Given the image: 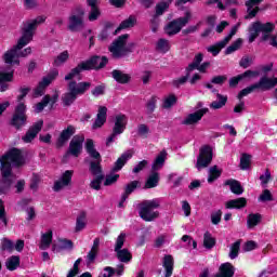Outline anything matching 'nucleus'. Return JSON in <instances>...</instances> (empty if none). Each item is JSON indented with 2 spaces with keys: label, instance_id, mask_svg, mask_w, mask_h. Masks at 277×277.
Here are the masks:
<instances>
[{
  "label": "nucleus",
  "instance_id": "nucleus-1",
  "mask_svg": "<svg viewBox=\"0 0 277 277\" xmlns=\"http://www.w3.org/2000/svg\"><path fill=\"white\" fill-rule=\"evenodd\" d=\"M0 163L3 185L4 187H10V185L16 181V176L12 174V166H15L16 168H19V166H25V157L23 156V151L18 148L10 149L0 158Z\"/></svg>",
  "mask_w": 277,
  "mask_h": 277
},
{
  "label": "nucleus",
  "instance_id": "nucleus-2",
  "mask_svg": "<svg viewBox=\"0 0 277 277\" xmlns=\"http://www.w3.org/2000/svg\"><path fill=\"white\" fill-rule=\"evenodd\" d=\"M47 21L44 16H38L34 19H26L22 24V37L17 41L18 49H25L31 40H34V36L36 34V29H38L39 25H42Z\"/></svg>",
  "mask_w": 277,
  "mask_h": 277
},
{
  "label": "nucleus",
  "instance_id": "nucleus-3",
  "mask_svg": "<svg viewBox=\"0 0 277 277\" xmlns=\"http://www.w3.org/2000/svg\"><path fill=\"white\" fill-rule=\"evenodd\" d=\"M135 43L129 42V35H122L116 39L109 47V51L115 60L127 57L129 53H133Z\"/></svg>",
  "mask_w": 277,
  "mask_h": 277
},
{
  "label": "nucleus",
  "instance_id": "nucleus-4",
  "mask_svg": "<svg viewBox=\"0 0 277 277\" xmlns=\"http://www.w3.org/2000/svg\"><path fill=\"white\" fill-rule=\"evenodd\" d=\"M90 82H80L70 81L68 83V91L62 95V102L65 107H70L72 103L77 101V97L81 94H85L90 90Z\"/></svg>",
  "mask_w": 277,
  "mask_h": 277
},
{
  "label": "nucleus",
  "instance_id": "nucleus-5",
  "mask_svg": "<svg viewBox=\"0 0 277 277\" xmlns=\"http://www.w3.org/2000/svg\"><path fill=\"white\" fill-rule=\"evenodd\" d=\"M23 48H18V43L11 50L4 53L3 61L6 64V68H3L1 72H12V78L14 77V69H12V64H19L18 57H27L31 55V48L28 47L22 51Z\"/></svg>",
  "mask_w": 277,
  "mask_h": 277
},
{
  "label": "nucleus",
  "instance_id": "nucleus-6",
  "mask_svg": "<svg viewBox=\"0 0 277 277\" xmlns=\"http://www.w3.org/2000/svg\"><path fill=\"white\" fill-rule=\"evenodd\" d=\"M31 89L29 88H21L19 89V95L17 96L18 105L15 108V114L13 115L11 124L15 127V129H21V127H25L27 122V115L25 114L27 111V106H25V103L21 102L27 94H29Z\"/></svg>",
  "mask_w": 277,
  "mask_h": 277
},
{
  "label": "nucleus",
  "instance_id": "nucleus-7",
  "mask_svg": "<svg viewBox=\"0 0 277 277\" xmlns=\"http://www.w3.org/2000/svg\"><path fill=\"white\" fill-rule=\"evenodd\" d=\"M161 207V201L159 199L144 200L138 205V215L144 222H155L159 217V209Z\"/></svg>",
  "mask_w": 277,
  "mask_h": 277
},
{
  "label": "nucleus",
  "instance_id": "nucleus-8",
  "mask_svg": "<svg viewBox=\"0 0 277 277\" xmlns=\"http://www.w3.org/2000/svg\"><path fill=\"white\" fill-rule=\"evenodd\" d=\"M67 29L74 34L85 29V9L76 6L67 18Z\"/></svg>",
  "mask_w": 277,
  "mask_h": 277
},
{
  "label": "nucleus",
  "instance_id": "nucleus-9",
  "mask_svg": "<svg viewBox=\"0 0 277 277\" xmlns=\"http://www.w3.org/2000/svg\"><path fill=\"white\" fill-rule=\"evenodd\" d=\"M163 163H166V151L160 153L156 157L151 167V172L145 182L144 189H153L159 185V173L157 170H161V168H163Z\"/></svg>",
  "mask_w": 277,
  "mask_h": 277
},
{
  "label": "nucleus",
  "instance_id": "nucleus-10",
  "mask_svg": "<svg viewBox=\"0 0 277 277\" xmlns=\"http://www.w3.org/2000/svg\"><path fill=\"white\" fill-rule=\"evenodd\" d=\"M274 27L272 23L262 24L261 22H254L251 27H249V42H254L261 32L264 34L263 40H267V38H269L267 34H272Z\"/></svg>",
  "mask_w": 277,
  "mask_h": 277
},
{
  "label": "nucleus",
  "instance_id": "nucleus-11",
  "mask_svg": "<svg viewBox=\"0 0 277 277\" xmlns=\"http://www.w3.org/2000/svg\"><path fill=\"white\" fill-rule=\"evenodd\" d=\"M189 21H192V12L187 11L184 17H179L170 22L164 27V34H167V36H176V34L181 32L183 27H185Z\"/></svg>",
  "mask_w": 277,
  "mask_h": 277
},
{
  "label": "nucleus",
  "instance_id": "nucleus-12",
  "mask_svg": "<svg viewBox=\"0 0 277 277\" xmlns=\"http://www.w3.org/2000/svg\"><path fill=\"white\" fill-rule=\"evenodd\" d=\"M124 241H127V234L121 233L116 239L115 252L121 263H129L133 259V255H131L129 249H122Z\"/></svg>",
  "mask_w": 277,
  "mask_h": 277
},
{
  "label": "nucleus",
  "instance_id": "nucleus-13",
  "mask_svg": "<svg viewBox=\"0 0 277 277\" xmlns=\"http://www.w3.org/2000/svg\"><path fill=\"white\" fill-rule=\"evenodd\" d=\"M213 161V149L209 145H205L199 149V156L197 157L196 168L202 170L209 168Z\"/></svg>",
  "mask_w": 277,
  "mask_h": 277
},
{
  "label": "nucleus",
  "instance_id": "nucleus-14",
  "mask_svg": "<svg viewBox=\"0 0 277 277\" xmlns=\"http://www.w3.org/2000/svg\"><path fill=\"white\" fill-rule=\"evenodd\" d=\"M124 129H127V116L121 114L117 115L115 117V126L113 128V133L107 138L106 146H109L111 142L116 140L117 135H121V133H124Z\"/></svg>",
  "mask_w": 277,
  "mask_h": 277
},
{
  "label": "nucleus",
  "instance_id": "nucleus-15",
  "mask_svg": "<svg viewBox=\"0 0 277 277\" xmlns=\"http://www.w3.org/2000/svg\"><path fill=\"white\" fill-rule=\"evenodd\" d=\"M239 25L237 24L235 25L230 32L228 34V36H226L223 40L219 41L216 44L214 45H210L207 48L208 53H212V55H219L220 52L222 51V49H224V47H226V44H228V42H230V40L233 39V36H235V34H237V30L239 29Z\"/></svg>",
  "mask_w": 277,
  "mask_h": 277
},
{
  "label": "nucleus",
  "instance_id": "nucleus-16",
  "mask_svg": "<svg viewBox=\"0 0 277 277\" xmlns=\"http://www.w3.org/2000/svg\"><path fill=\"white\" fill-rule=\"evenodd\" d=\"M58 75L60 71L53 70L48 76L43 77V79L39 82L38 87L35 89V98H38V96H42L44 94V90H47L48 85H51V83H53V81L57 79Z\"/></svg>",
  "mask_w": 277,
  "mask_h": 277
},
{
  "label": "nucleus",
  "instance_id": "nucleus-17",
  "mask_svg": "<svg viewBox=\"0 0 277 277\" xmlns=\"http://www.w3.org/2000/svg\"><path fill=\"white\" fill-rule=\"evenodd\" d=\"M84 140L85 137L81 134L75 135L69 143V148L65 157H68V155H72V157H79V155H81V150H83Z\"/></svg>",
  "mask_w": 277,
  "mask_h": 277
},
{
  "label": "nucleus",
  "instance_id": "nucleus-18",
  "mask_svg": "<svg viewBox=\"0 0 277 277\" xmlns=\"http://www.w3.org/2000/svg\"><path fill=\"white\" fill-rule=\"evenodd\" d=\"M84 70H98L107 66V57L105 56H93L89 61L82 63Z\"/></svg>",
  "mask_w": 277,
  "mask_h": 277
},
{
  "label": "nucleus",
  "instance_id": "nucleus-19",
  "mask_svg": "<svg viewBox=\"0 0 277 277\" xmlns=\"http://www.w3.org/2000/svg\"><path fill=\"white\" fill-rule=\"evenodd\" d=\"M75 133H77V128L72 124L67 126V128H65L61 132L56 141V148H62L63 146H66V144H68V140H70V137L75 135Z\"/></svg>",
  "mask_w": 277,
  "mask_h": 277
},
{
  "label": "nucleus",
  "instance_id": "nucleus-20",
  "mask_svg": "<svg viewBox=\"0 0 277 277\" xmlns=\"http://www.w3.org/2000/svg\"><path fill=\"white\" fill-rule=\"evenodd\" d=\"M208 113L209 108H201L195 113H192L185 117V119L182 121V124H186L187 127L198 124V122L202 120L205 114Z\"/></svg>",
  "mask_w": 277,
  "mask_h": 277
},
{
  "label": "nucleus",
  "instance_id": "nucleus-21",
  "mask_svg": "<svg viewBox=\"0 0 277 277\" xmlns=\"http://www.w3.org/2000/svg\"><path fill=\"white\" fill-rule=\"evenodd\" d=\"M72 181V171L67 170L63 173L62 177L54 183V192H62L64 187H68Z\"/></svg>",
  "mask_w": 277,
  "mask_h": 277
},
{
  "label": "nucleus",
  "instance_id": "nucleus-22",
  "mask_svg": "<svg viewBox=\"0 0 277 277\" xmlns=\"http://www.w3.org/2000/svg\"><path fill=\"white\" fill-rule=\"evenodd\" d=\"M42 124H44V122L42 120L35 123L26 132V135L22 137L23 142H25L26 144H29V142H31L36 137V135H38V133H40V131H42Z\"/></svg>",
  "mask_w": 277,
  "mask_h": 277
},
{
  "label": "nucleus",
  "instance_id": "nucleus-23",
  "mask_svg": "<svg viewBox=\"0 0 277 277\" xmlns=\"http://www.w3.org/2000/svg\"><path fill=\"white\" fill-rule=\"evenodd\" d=\"M256 90H262V92H267V90H272L273 88H276V80H273L272 78H268L266 76H263L259 82L255 83Z\"/></svg>",
  "mask_w": 277,
  "mask_h": 277
},
{
  "label": "nucleus",
  "instance_id": "nucleus-24",
  "mask_svg": "<svg viewBox=\"0 0 277 277\" xmlns=\"http://www.w3.org/2000/svg\"><path fill=\"white\" fill-rule=\"evenodd\" d=\"M105 122H107V107L100 106L97 116H96L95 122L92 126V129H101V127H103Z\"/></svg>",
  "mask_w": 277,
  "mask_h": 277
},
{
  "label": "nucleus",
  "instance_id": "nucleus-25",
  "mask_svg": "<svg viewBox=\"0 0 277 277\" xmlns=\"http://www.w3.org/2000/svg\"><path fill=\"white\" fill-rule=\"evenodd\" d=\"M89 6H91V11L89 12V21L94 23V21H98L101 16V10H98V0H87Z\"/></svg>",
  "mask_w": 277,
  "mask_h": 277
},
{
  "label": "nucleus",
  "instance_id": "nucleus-26",
  "mask_svg": "<svg viewBox=\"0 0 277 277\" xmlns=\"http://www.w3.org/2000/svg\"><path fill=\"white\" fill-rule=\"evenodd\" d=\"M131 157H133L132 150H128V151L123 153L115 162L113 172H120V170H122V168H124V164L127 163V161L129 159H131Z\"/></svg>",
  "mask_w": 277,
  "mask_h": 277
},
{
  "label": "nucleus",
  "instance_id": "nucleus-27",
  "mask_svg": "<svg viewBox=\"0 0 277 277\" xmlns=\"http://www.w3.org/2000/svg\"><path fill=\"white\" fill-rule=\"evenodd\" d=\"M101 246V238H95L93 241V246L89 253L87 254V263L88 265H91V263H94L96 261V256H98V248Z\"/></svg>",
  "mask_w": 277,
  "mask_h": 277
},
{
  "label": "nucleus",
  "instance_id": "nucleus-28",
  "mask_svg": "<svg viewBox=\"0 0 277 277\" xmlns=\"http://www.w3.org/2000/svg\"><path fill=\"white\" fill-rule=\"evenodd\" d=\"M235 276V266L230 263H223L220 268L219 273L215 275V277H233Z\"/></svg>",
  "mask_w": 277,
  "mask_h": 277
},
{
  "label": "nucleus",
  "instance_id": "nucleus-29",
  "mask_svg": "<svg viewBox=\"0 0 277 277\" xmlns=\"http://www.w3.org/2000/svg\"><path fill=\"white\" fill-rule=\"evenodd\" d=\"M85 149L93 161H102L101 153L94 148V141H92V138L87 140Z\"/></svg>",
  "mask_w": 277,
  "mask_h": 277
},
{
  "label": "nucleus",
  "instance_id": "nucleus-30",
  "mask_svg": "<svg viewBox=\"0 0 277 277\" xmlns=\"http://www.w3.org/2000/svg\"><path fill=\"white\" fill-rule=\"evenodd\" d=\"M263 0H248L246 2V5H247V12H248V15L245 16L246 19L248 18H254V16H256V14L259 13V6H256L255 9H252L254 8V5H259L260 3H262Z\"/></svg>",
  "mask_w": 277,
  "mask_h": 277
},
{
  "label": "nucleus",
  "instance_id": "nucleus-31",
  "mask_svg": "<svg viewBox=\"0 0 277 277\" xmlns=\"http://www.w3.org/2000/svg\"><path fill=\"white\" fill-rule=\"evenodd\" d=\"M162 267H164V277H171L174 272V258L172 255H164L162 260Z\"/></svg>",
  "mask_w": 277,
  "mask_h": 277
},
{
  "label": "nucleus",
  "instance_id": "nucleus-32",
  "mask_svg": "<svg viewBox=\"0 0 277 277\" xmlns=\"http://www.w3.org/2000/svg\"><path fill=\"white\" fill-rule=\"evenodd\" d=\"M111 77L117 81V83H129L131 81V75L124 74L122 70L114 69L111 71Z\"/></svg>",
  "mask_w": 277,
  "mask_h": 277
},
{
  "label": "nucleus",
  "instance_id": "nucleus-33",
  "mask_svg": "<svg viewBox=\"0 0 277 277\" xmlns=\"http://www.w3.org/2000/svg\"><path fill=\"white\" fill-rule=\"evenodd\" d=\"M62 250H72V242L68 239H61L52 245V252H62Z\"/></svg>",
  "mask_w": 277,
  "mask_h": 277
},
{
  "label": "nucleus",
  "instance_id": "nucleus-34",
  "mask_svg": "<svg viewBox=\"0 0 277 277\" xmlns=\"http://www.w3.org/2000/svg\"><path fill=\"white\" fill-rule=\"evenodd\" d=\"M53 242V232L49 230L41 235V240L39 248L40 250H49L51 248V243Z\"/></svg>",
  "mask_w": 277,
  "mask_h": 277
},
{
  "label": "nucleus",
  "instance_id": "nucleus-35",
  "mask_svg": "<svg viewBox=\"0 0 277 277\" xmlns=\"http://www.w3.org/2000/svg\"><path fill=\"white\" fill-rule=\"evenodd\" d=\"M87 224H88V214L84 211H82L78 214V216L76 219L75 232L81 233V230H83V228H85Z\"/></svg>",
  "mask_w": 277,
  "mask_h": 277
},
{
  "label": "nucleus",
  "instance_id": "nucleus-36",
  "mask_svg": "<svg viewBox=\"0 0 277 277\" xmlns=\"http://www.w3.org/2000/svg\"><path fill=\"white\" fill-rule=\"evenodd\" d=\"M248 205V200L245 197L232 199L226 202V209H243Z\"/></svg>",
  "mask_w": 277,
  "mask_h": 277
},
{
  "label": "nucleus",
  "instance_id": "nucleus-37",
  "mask_svg": "<svg viewBox=\"0 0 277 277\" xmlns=\"http://www.w3.org/2000/svg\"><path fill=\"white\" fill-rule=\"evenodd\" d=\"M225 185H228L232 194H236V196H241V194H243V187L239 181L228 180L225 182Z\"/></svg>",
  "mask_w": 277,
  "mask_h": 277
},
{
  "label": "nucleus",
  "instance_id": "nucleus-38",
  "mask_svg": "<svg viewBox=\"0 0 277 277\" xmlns=\"http://www.w3.org/2000/svg\"><path fill=\"white\" fill-rule=\"evenodd\" d=\"M6 269L9 272H14L15 269H18L21 266V256L18 255H12L10 256L5 262Z\"/></svg>",
  "mask_w": 277,
  "mask_h": 277
},
{
  "label": "nucleus",
  "instance_id": "nucleus-39",
  "mask_svg": "<svg viewBox=\"0 0 277 277\" xmlns=\"http://www.w3.org/2000/svg\"><path fill=\"white\" fill-rule=\"evenodd\" d=\"M135 23H137L135 16H130L129 18L121 22L119 27L115 30V34H119V31H122V29H131V27H135Z\"/></svg>",
  "mask_w": 277,
  "mask_h": 277
},
{
  "label": "nucleus",
  "instance_id": "nucleus-40",
  "mask_svg": "<svg viewBox=\"0 0 277 277\" xmlns=\"http://www.w3.org/2000/svg\"><path fill=\"white\" fill-rule=\"evenodd\" d=\"M8 81H12V71H0V92L8 90Z\"/></svg>",
  "mask_w": 277,
  "mask_h": 277
},
{
  "label": "nucleus",
  "instance_id": "nucleus-41",
  "mask_svg": "<svg viewBox=\"0 0 277 277\" xmlns=\"http://www.w3.org/2000/svg\"><path fill=\"white\" fill-rule=\"evenodd\" d=\"M102 160H91L90 161V172L93 176H103V169L101 168Z\"/></svg>",
  "mask_w": 277,
  "mask_h": 277
},
{
  "label": "nucleus",
  "instance_id": "nucleus-42",
  "mask_svg": "<svg viewBox=\"0 0 277 277\" xmlns=\"http://www.w3.org/2000/svg\"><path fill=\"white\" fill-rule=\"evenodd\" d=\"M216 98L217 101H214L210 104L211 109H222V107H224L228 101L227 96L220 93H216Z\"/></svg>",
  "mask_w": 277,
  "mask_h": 277
},
{
  "label": "nucleus",
  "instance_id": "nucleus-43",
  "mask_svg": "<svg viewBox=\"0 0 277 277\" xmlns=\"http://www.w3.org/2000/svg\"><path fill=\"white\" fill-rule=\"evenodd\" d=\"M203 58L205 55L202 53L195 55L193 63L187 66L186 72H193V70H196V68H198V66L202 63Z\"/></svg>",
  "mask_w": 277,
  "mask_h": 277
},
{
  "label": "nucleus",
  "instance_id": "nucleus-44",
  "mask_svg": "<svg viewBox=\"0 0 277 277\" xmlns=\"http://www.w3.org/2000/svg\"><path fill=\"white\" fill-rule=\"evenodd\" d=\"M85 70V67H83V63L79 64L77 67L70 70L69 74L65 76V81H70L75 79V77H78V75H81Z\"/></svg>",
  "mask_w": 277,
  "mask_h": 277
},
{
  "label": "nucleus",
  "instance_id": "nucleus-45",
  "mask_svg": "<svg viewBox=\"0 0 277 277\" xmlns=\"http://www.w3.org/2000/svg\"><path fill=\"white\" fill-rule=\"evenodd\" d=\"M140 187V182L138 181H132L130 182L126 187H124V193H123V200H127L131 194H133L134 189H137Z\"/></svg>",
  "mask_w": 277,
  "mask_h": 277
},
{
  "label": "nucleus",
  "instance_id": "nucleus-46",
  "mask_svg": "<svg viewBox=\"0 0 277 277\" xmlns=\"http://www.w3.org/2000/svg\"><path fill=\"white\" fill-rule=\"evenodd\" d=\"M220 176H222V171L217 169V166L211 167L209 169L208 183H214Z\"/></svg>",
  "mask_w": 277,
  "mask_h": 277
},
{
  "label": "nucleus",
  "instance_id": "nucleus-47",
  "mask_svg": "<svg viewBox=\"0 0 277 277\" xmlns=\"http://www.w3.org/2000/svg\"><path fill=\"white\" fill-rule=\"evenodd\" d=\"M156 49L160 53H168V51H170V41L167 39H159Z\"/></svg>",
  "mask_w": 277,
  "mask_h": 277
},
{
  "label": "nucleus",
  "instance_id": "nucleus-48",
  "mask_svg": "<svg viewBox=\"0 0 277 277\" xmlns=\"http://www.w3.org/2000/svg\"><path fill=\"white\" fill-rule=\"evenodd\" d=\"M241 44H243V40L237 39L233 44L226 48L225 55H230L232 53H235V51H239Z\"/></svg>",
  "mask_w": 277,
  "mask_h": 277
},
{
  "label": "nucleus",
  "instance_id": "nucleus-49",
  "mask_svg": "<svg viewBox=\"0 0 277 277\" xmlns=\"http://www.w3.org/2000/svg\"><path fill=\"white\" fill-rule=\"evenodd\" d=\"M261 223V214H249L247 224L249 228H254Z\"/></svg>",
  "mask_w": 277,
  "mask_h": 277
},
{
  "label": "nucleus",
  "instance_id": "nucleus-50",
  "mask_svg": "<svg viewBox=\"0 0 277 277\" xmlns=\"http://www.w3.org/2000/svg\"><path fill=\"white\" fill-rule=\"evenodd\" d=\"M250 163H252V156L242 154L240 158V170H249Z\"/></svg>",
  "mask_w": 277,
  "mask_h": 277
},
{
  "label": "nucleus",
  "instance_id": "nucleus-51",
  "mask_svg": "<svg viewBox=\"0 0 277 277\" xmlns=\"http://www.w3.org/2000/svg\"><path fill=\"white\" fill-rule=\"evenodd\" d=\"M68 51L62 52L54 58V66H63V64H66V62H68Z\"/></svg>",
  "mask_w": 277,
  "mask_h": 277
},
{
  "label": "nucleus",
  "instance_id": "nucleus-52",
  "mask_svg": "<svg viewBox=\"0 0 277 277\" xmlns=\"http://www.w3.org/2000/svg\"><path fill=\"white\" fill-rule=\"evenodd\" d=\"M241 248V240H237L230 246L229 259H237L239 256V250Z\"/></svg>",
  "mask_w": 277,
  "mask_h": 277
},
{
  "label": "nucleus",
  "instance_id": "nucleus-53",
  "mask_svg": "<svg viewBox=\"0 0 277 277\" xmlns=\"http://www.w3.org/2000/svg\"><path fill=\"white\" fill-rule=\"evenodd\" d=\"M203 246L208 250H211V248L215 246V238L211 237V234L209 232L203 235Z\"/></svg>",
  "mask_w": 277,
  "mask_h": 277
},
{
  "label": "nucleus",
  "instance_id": "nucleus-54",
  "mask_svg": "<svg viewBox=\"0 0 277 277\" xmlns=\"http://www.w3.org/2000/svg\"><path fill=\"white\" fill-rule=\"evenodd\" d=\"M189 75H192V71H186V76H182L181 78L172 80V85L174 88H181V85H185V83H187V79H189Z\"/></svg>",
  "mask_w": 277,
  "mask_h": 277
},
{
  "label": "nucleus",
  "instance_id": "nucleus-55",
  "mask_svg": "<svg viewBox=\"0 0 277 277\" xmlns=\"http://www.w3.org/2000/svg\"><path fill=\"white\" fill-rule=\"evenodd\" d=\"M170 8V3L168 2H160L156 5V14L154 16L159 17L163 16V13L168 11Z\"/></svg>",
  "mask_w": 277,
  "mask_h": 277
},
{
  "label": "nucleus",
  "instance_id": "nucleus-56",
  "mask_svg": "<svg viewBox=\"0 0 277 277\" xmlns=\"http://www.w3.org/2000/svg\"><path fill=\"white\" fill-rule=\"evenodd\" d=\"M49 95H45L41 102L37 103L35 106V113L36 114H40L42 111H44V107H47V105H49Z\"/></svg>",
  "mask_w": 277,
  "mask_h": 277
},
{
  "label": "nucleus",
  "instance_id": "nucleus-57",
  "mask_svg": "<svg viewBox=\"0 0 277 277\" xmlns=\"http://www.w3.org/2000/svg\"><path fill=\"white\" fill-rule=\"evenodd\" d=\"M150 134V128H148V126L141 123L137 127V135H140V137H143L144 140H146V137H148V135Z\"/></svg>",
  "mask_w": 277,
  "mask_h": 277
},
{
  "label": "nucleus",
  "instance_id": "nucleus-58",
  "mask_svg": "<svg viewBox=\"0 0 277 277\" xmlns=\"http://www.w3.org/2000/svg\"><path fill=\"white\" fill-rule=\"evenodd\" d=\"M252 64H254V57L252 56H242L240 62H239V66L241 68H250V66H252Z\"/></svg>",
  "mask_w": 277,
  "mask_h": 277
},
{
  "label": "nucleus",
  "instance_id": "nucleus-59",
  "mask_svg": "<svg viewBox=\"0 0 277 277\" xmlns=\"http://www.w3.org/2000/svg\"><path fill=\"white\" fill-rule=\"evenodd\" d=\"M274 200V196L269 189H264L259 197L260 202H272Z\"/></svg>",
  "mask_w": 277,
  "mask_h": 277
},
{
  "label": "nucleus",
  "instance_id": "nucleus-60",
  "mask_svg": "<svg viewBox=\"0 0 277 277\" xmlns=\"http://www.w3.org/2000/svg\"><path fill=\"white\" fill-rule=\"evenodd\" d=\"M256 89V84H251L250 87H247L245 89H242L240 91V93L238 94V98L241 101L243 98V96H248V94H252V92H254Z\"/></svg>",
  "mask_w": 277,
  "mask_h": 277
},
{
  "label": "nucleus",
  "instance_id": "nucleus-61",
  "mask_svg": "<svg viewBox=\"0 0 277 277\" xmlns=\"http://www.w3.org/2000/svg\"><path fill=\"white\" fill-rule=\"evenodd\" d=\"M2 250H5L6 252H14V242L12 240L4 238L1 242Z\"/></svg>",
  "mask_w": 277,
  "mask_h": 277
},
{
  "label": "nucleus",
  "instance_id": "nucleus-62",
  "mask_svg": "<svg viewBox=\"0 0 277 277\" xmlns=\"http://www.w3.org/2000/svg\"><path fill=\"white\" fill-rule=\"evenodd\" d=\"M104 179V175H95V179L91 182L90 187L96 190L101 189V183H103Z\"/></svg>",
  "mask_w": 277,
  "mask_h": 277
},
{
  "label": "nucleus",
  "instance_id": "nucleus-63",
  "mask_svg": "<svg viewBox=\"0 0 277 277\" xmlns=\"http://www.w3.org/2000/svg\"><path fill=\"white\" fill-rule=\"evenodd\" d=\"M157 107V96H151L146 104V109L148 114H153Z\"/></svg>",
  "mask_w": 277,
  "mask_h": 277
},
{
  "label": "nucleus",
  "instance_id": "nucleus-64",
  "mask_svg": "<svg viewBox=\"0 0 277 277\" xmlns=\"http://www.w3.org/2000/svg\"><path fill=\"white\" fill-rule=\"evenodd\" d=\"M173 105H176V96L170 95L164 98L163 108L170 109V107H173Z\"/></svg>",
  "mask_w": 277,
  "mask_h": 277
}]
</instances>
